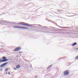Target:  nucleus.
<instances>
[{
    "instance_id": "nucleus-1",
    "label": "nucleus",
    "mask_w": 78,
    "mask_h": 78,
    "mask_svg": "<svg viewBox=\"0 0 78 78\" xmlns=\"http://www.w3.org/2000/svg\"><path fill=\"white\" fill-rule=\"evenodd\" d=\"M13 28H18L19 29H25V30H28L29 29V28L28 27H21L19 26H14Z\"/></svg>"
},
{
    "instance_id": "nucleus-2",
    "label": "nucleus",
    "mask_w": 78,
    "mask_h": 78,
    "mask_svg": "<svg viewBox=\"0 0 78 78\" xmlns=\"http://www.w3.org/2000/svg\"><path fill=\"white\" fill-rule=\"evenodd\" d=\"M15 24V25H16V24H20V25H25L26 26H28L29 27H31V26H32V25L27 24H29L27 23H26V24H24V23H16Z\"/></svg>"
},
{
    "instance_id": "nucleus-3",
    "label": "nucleus",
    "mask_w": 78,
    "mask_h": 78,
    "mask_svg": "<svg viewBox=\"0 0 78 78\" xmlns=\"http://www.w3.org/2000/svg\"><path fill=\"white\" fill-rule=\"evenodd\" d=\"M68 74H69V71L66 70L64 72V75L65 76L67 75Z\"/></svg>"
},
{
    "instance_id": "nucleus-4",
    "label": "nucleus",
    "mask_w": 78,
    "mask_h": 78,
    "mask_svg": "<svg viewBox=\"0 0 78 78\" xmlns=\"http://www.w3.org/2000/svg\"><path fill=\"white\" fill-rule=\"evenodd\" d=\"M8 63V62L5 63H4L1 65H0V68L3 67H4V66L6 65V64H7Z\"/></svg>"
},
{
    "instance_id": "nucleus-5",
    "label": "nucleus",
    "mask_w": 78,
    "mask_h": 78,
    "mask_svg": "<svg viewBox=\"0 0 78 78\" xmlns=\"http://www.w3.org/2000/svg\"><path fill=\"white\" fill-rule=\"evenodd\" d=\"M21 49V48L20 47H19L16 49H14V51H19Z\"/></svg>"
},
{
    "instance_id": "nucleus-6",
    "label": "nucleus",
    "mask_w": 78,
    "mask_h": 78,
    "mask_svg": "<svg viewBox=\"0 0 78 78\" xmlns=\"http://www.w3.org/2000/svg\"><path fill=\"white\" fill-rule=\"evenodd\" d=\"M76 45H77V43H76V42H75L72 44V46L74 47V46Z\"/></svg>"
},
{
    "instance_id": "nucleus-7",
    "label": "nucleus",
    "mask_w": 78,
    "mask_h": 78,
    "mask_svg": "<svg viewBox=\"0 0 78 78\" xmlns=\"http://www.w3.org/2000/svg\"><path fill=\"white\" fill-rule=\"evenodd\" d=\"M6 59V58L5 57H2V60H4V61H5V60Z\"/></svg>"
},
{
    "instance_id": "nucleus-8",
    "label": "nucleus",
    "mask_w": 78,
    "mask_h": 78,
    "mask_svg": "<svg viewBox=\"0 0 78 78\" xmlns=\"http://www.w3.org/2000/svg\"><path fill=\"white\" fill-rule=\"evenodd\" d=\"M20 67V65H18L16 66V69H19Z\"/></svg>"
},
{
    "instance_id": "nucleus-9",
    "label": "nucleus",
    "mask_w": 78,
    "mask_h": 78,
    "mask_svg": "<svg viewBox=\"0 0 78 78\" xmlns=\"http://www.w3.org/2000/svg\"><path fill=\"white\" fill-rule=\"evenodd\" d=\"M4 62V60H0V62Z\"/></svg>"
},
{
    "instance_id": "nucleus-10",
    "label": "nucleus",
    "mask_w": 78,
    "mask_h": 78,
    "mask_svg": "<svg viewBox=\"0 0 78 78\" xmlns=\"http://www.w3.org/2000/svg\"><path fill=\"white\" fill-rule=\"evenodd\" d=\"M51 66H52V65H51V66H49V67L47 68V69H49V68H50V67H51Z\"/></svg>"
},
{
    "instance_id": "nucleus-11",
    "label": "nucleus",
    "mask_w": 78,
    "mask_h": 78,
    "mask_svg": "<svg viewBox=\"0 0 78 78\" xmlns=\"http://www.w3.org/2000/svg\"><path fill=\"white\" fill-rule=\"evenodd\" d=\"M59 27H60V28H66V27H61L60 26H58Z\"/></svg>"
},
{
    "instance_id": "nucleus-12",
    "label": "nucleus",
    "mask_w": 78,
    "mask_h": 78,
    "mask_svg": "<svg viewBox=\"0 0 78 78\" xmlns=\"http://www.w3.org/2000/svg\"><path fill=\"white\" fill-rule=\"evenodd\" d=\"M75 59H78V55L76 57Z\"/></svg>"
},
{
    "instance_id": "nucleus-13",
    "label": "nucleus",
    "mask_w": 78,
    "mask_h": 78,
    "mask_svg": "<svg viewBox=\"0 0 78 78\" xmlns=\"http://www.w3.org/2000/svg\"><path fill=\"white\" fill-rule=\"evenodd\" d=\"M4 61V62H6L7 61H8V59H5V60Z\"/></svg>"
},
{
    "instance_id": "nucleus-14",
    "label": "nucleus",
    "mask_w": 78,
    "mask_h": 78,
    "mask_svg": "<svg viewBox=\"0 0 78 78\" xmlns=\"http://www.w3.org/2000/svg\"><path fill=\"white\" fill-rule=\"evenodd\" d=\"M5 71H7V70H8V69H5Z\"/></svg>"
},
{
    "instance_id": "nucleus-15",
    "label": "nucleus",
    "mask_w": 78,
    "mask_h": 78,
    "mask_svg": "<svg viewBox=\"0 0 78 78\" xmlns=\"http://www.w3.org/2000/svg\"><path fill=\"white\" fill-rule=\"evenodd\" d=\"M2 48H4L5 47L3 46H2Z\"/></svg>"
},
{
    "instance_id": "nucleus-16",
    "label": "nucleus",
    "mask_w": 78,
    "mask_h": 78,
    "mask_svg": "<svg viewBox=\"0 0 78 78\" xmlns=\"http://www.w3.org/2000/svg\"><path fill=\"white\" fill-rule=\"evenodd\" d=\"M8 74H9V75H10V72H9Z\"/></svg>"
},
{
    "instance_id": "nucleus-17",
    "label": "nucleus",
    "mask_w": 78,
    "mask_h": 78,
    "mask_svg": "<svg viewBox=\"0 0 78 78\" xmlns=\"http://www.w3.org/2000/svg\"><path fill=\"white\" fill-rule=\"evenodd\" d=\"M76 50H78V48H76Z\"/></svg>"
},
{
    "instance_id": "nucleus-18",
    "label": "nucleus",
    "mask_w": 78,
    "mask_h": 78,
    "mask_svg": "<svg viewBox=\"0 0 78 78\" xmlns=\"http://www.w3.org/2000/svg\"><path fill=\"white\" fill-rule=\"evenodd\" d=\"M22 52H19V53H22Z\"/></svg>"
},
{
    "instance_id": "nucleus-19",
    "label": "nucleus",
    "mask_w": 78,
    "mask_h": 78,
    "mask_svg": "<svg viewBox=\"0 0 78 78\" xmlns=\"http://www.w3.org/2000/svg\"><path fill=\"white\" fill-rule=\"evenodd\" d=\"M0 71H2V69H0Z\"/></svg>"
},
{
    "instance_id": "nucleus-20",
    "label": "nucleus",
    "mask_w": 78,
    "mask_h": 78,
    "mask_svg": "<svg viewBox=\"0 0 78 78\" xmlns=\"http://www.w3.org/2000/svg\"><path fill=\"white\" fill-rule=\"evenodd\" d=\"M72 16H68V17H72Z\"/></svg>"
},
{
    "instance_id": "nucleus-21",
    "label": "nucleus",
    "mask_w": 78,
    "mask_h": 78,
    "mask_svg": "<svg viewBox=\"0 0 78 78\" xmlns=\"http://www.w3.org/2000/svg\"><path fill=\"white\" fill-rule=\"evenodd\" d=\"M14 70H16V68H14Z\"/></svg>"
},
{
    "instance_id": "nucleus-22",
    "label": "nucleus",
    "mask_w": 78,
    "mask_h": 78,
    "mask_svg": "<svg viewBox=\"0 0 78 78\" xmlns=\"http://www.w3.org/2000/svg\"><path fill=\"white\" fill-rule=\"evenodd\" d=\"M37 76H36L35 77V78H37Z\"/></svg>"
},
{
    "instance_id": "nucleus-23",
    "label": "nucleus",
    "mask_w": 78,
    "mask_h": 78,
    "mask_svg": "<svg viewBox=\"0 0 78 78\" xmlns=\"http://www.w3.org/2000/svg\"><path fill=\"white\" fill-rule=\"evenodd\" d=\"M6 74H8V73H6Z\"/></svg>"
},
{
    "instance_id": "nucleus-24",
    "label": "nucleus",
    "mask_w": 78,
    "mask_h": 78,
    "mask_svg": "<svg viewBox=\"0 0 78 78\" xmlns=\"http://www.w3.org/2000/svg\"><path fill=\"white\" fill-rule=\"evenodd\" d=\"M68 14H70V13H69Z\"/></svg>"
},
{
    "instance_id": "nucleus-25",
    "label": "nucleus",
    "mask_w": 78,
    "mask_h": 78,
    "mask_svg": "<svg viewBox=\"0 0 78 78\" xmlns=\"http://www.w3.org/2000/svg\"><path fill=\"white\" fill-rule=\"evenodd\" d=\"M40 26H41V25H39Z\"/></svg>"
}]
</instances>
